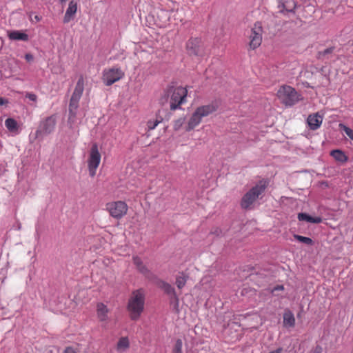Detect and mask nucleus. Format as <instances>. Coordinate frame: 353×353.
Returning a JSON list of instances; mask_svg holds the SVG:
<instances>
[{
	"mask_svg": "<svg viewBox=\"0 0 353 353\" xmlns=\"http://www.w3.org/2000/svg\"><path fill=\"white\" fill-rule=\"evenodd\" d=\"M185 49L190 57H202L205 54L204 42L200 37H191L185 44Z\"/></svg>",
	"mask_w": 353,
	"mask_h": 353,
	"instance_id": "6e6552de",
	"label": "nucleus"
},
{
	"mask_svg": "<svg viewBox=\"0 0 353 353\" xmlns=\"http://www.w3.org/2000/svg\"><path fill=\"white\" fill-rule=\"evenodd\" d=\"M163 121V118L160 117V120H149L147 122V127L149 130H154L156 126Z\"/></svg>",
	"mask_w": 353,
	"mask_h": 353,
	"instance_id": "c85d7f7f",
	"label": "nucleus"
},
{
	"mask_svg": "<svg viewBox=\"0 0 353 353\" xmlns=\"http://www.w3.org/2000/svg\"><path fill=\"white\" fill-rule=\"evenodd\" d=\"M330 155L338 162L344 163L347 161L348 157L341 150L336 149L330 152Z\"/></svg>",
	"mask_w": 353,
	"mask_h": 353,
	"instance_id": "aec40b11",
	"label": "nucleus"
},
{
	"mask_svg": "<svg viewBox=\"0 0 353 353\" xmlns=\"http://www.w3.org/2000/svg\"><path fill=\"white\" fill-rule=\"evenodd\" d=\"M101 161V154L99 153L98 145L94 143L92 145L90 157L88 159V170L90 176H94L96 174V170Z\"/></svg>",
	"mask_w": 353,
	"mask_h": 353,
	"instance_id": "9d476101",
	"label": "nucleus"
},
{
	"mask_svg": "<svg viewBox=\"0 0 353 353\" xmlns=\"http://www.w3.org/2000/svg\"><path fill=\"white\" fill-rule=\"evenodd\" d=\"M288 2H284L282 0H279L278 7L279 8H281L280 10L281 13H285V12H294V9L296 7V3L294 1H292V6H288L286 5Z\"/></svg>",
	"mask_w": 353,
	"mask_h": 353,
	"instance_id": "412c9836",
	"label": "nucleus"
},
{
	"mask_svg": "<svg viewBox=\"0 0 353 353\" xmlns=\"http://www.w3.org/2000/svg\"><path fill=\"white\" fill-rule=\"evenodd\" d=\"M110 214L117 219L123 217L128 211V205L124 201H119L107 204Z\"/></svg>",
	"mask_w": 353,
	"mask_h": 353,
	"instance_id": "f8f14e48",
	"label": "nucleus"
},
{
	"mask_svg": "<svg viewBox=\"0 0 353 353\" xmlns=\"http://www.w3.org/2000/svg\"><path fill=\"white\" fill-rule=\"evenodd\" d=\"M168 94H171L170 109L174 110L179 108L186 98L188 91L185 88L179 86H168L167 88Z\"/></svg>",
	"mask_w": 353,
	"mask_h": 353,
	"instance_id": "0eeeda50",
	"label": "nucleus"
},
{
	"mask_svg": "<svg viewBox=\"0 0 353 353\" xmlns=\"http://www.w3.org/2000/svg\"><path fill=\"white\" fill-rule=\"evenodd\" d=\"M262 28L261 26H258V23L254 24V28L251 29V34L250 35V48L254 50L258 48L262 41V36H261Z\"/></svg>",
	"mask_w": 353,
	"mask_h": 353,
	"instance_id": "ddd939ff",
	"label": "nucleus"
},
{
	"mask_svg": "<svg viewBox=\"0 0 353 353\" xmlns=\"http://www.w3.org/2000/svg\"><path fill=\"white\" fill-rule=\"evenodd\" d=\"M256 267L247 265L243 270L244 272H250L246 277L250 281L254 283L258 287L264 286L267 283V270H260L256 271Z\"/></svg>",
	"mask_w": 353,
	"mask_h": 353,
	"instance_id": "1a4fd4ad",
	"label": "nucleus"
},
{
	"mask_svg": "<svg viewBox=\"0 0 353 353\" xmlns=\"http://www.w3.org/2000/svg\"><path fill=\"white\" fill-rule=\"evenodd\" d=\"M323 348L321 345H317L314 349L313 353H322Z\"/></svg>",
	"mask_w": 353,
	"mask_h": 353,
	"instance_id": "ea45409f",
	"label": "nucleus"
},
{
	"mask_svg": "<svg viewBox=\"0 0 353 353\" xmlns=\"http://www.w3.org/2000/svg\"><path fill=\"white\" fill-rule=\"evenodd\" d=\"M179 274L180 275H178L176 278V285L179 289H182L189 279V276L183 272H179Z\"/></svg>",
	"mask_w": 353,
	"mask_h": 353,
	"instance_id": "393cba45",
	"label": "nucleus"
},
{
	"mask_svg": "<svg viewBox=\"0 0 353 353\" xmlns=\"http://www.w3.org/2000/svg\"><path fill=\"white\" fill-rule=\"evenodd\" d=\"M145 296L141 289L132 292V296L129 299L127 309L130 312V317L132 321L139 319L144 309Z\"/></svg>",
	"mask_w": 353,
	"mask_h": 353,
	"instance_id": "f257e3e1",
	"label": "nucleus"
},
{
	"mask_svg": "<svg viewBox=\"0 0 353 353\" xmlns=\"http://www.w3.org/2000/svg\"><path fill=\"white\" fill-rule=\"evenodd\" d=\"M335 49V47L332 46L326 48L323 51H319L317 53V59L323 60L325 57L328 58V55L331 54Z\"/></svg>",
	"mask_w": 353,
	"mask_h": 353,
	"instance_id": "bb28decb",
	"label": "nucleus"
},
{
	"mask_svg": "<svg viewBox=\"0 0 353 353\" xmlns=\"http://www.w3.org/2000/svg\"><path fill=\"white\" fill-rule=\"evenodd\" d=\"M41 19V17H39L38 15H35L34 16V20L36 21V22H39L40 21Z\"/></svg>",
	"mask_w": 353,
	"mask_h": 353,
	"instance_id": "37998d69",
	"label": "nucleus"
},
{
	"mask_svg": "<svg viewBox=\"0 0 353 353\" xmlns=\"http://www.w3.org/2000/svg\"><path fill=\"white\" fill-rule=\"evenodd\" d=\"M283 352L282 347H279L276 350L270 352V353H281Z\"/></svg>",
	"mask_w": 353,
	"mask_h": 353,
	"instance_id": "79ce46f5",
	"label": "nucleus"
},
{
	"mask_svg": "<svg viewBox=\"0 0 353 353\" xmlns=\"http://www.w3.org/2000/svg\"><path fill=\"white\" fill-rule=\"evenodd\" d=\"M5 125L7 129L11 132H16L19 130V125L17 121L12 118H8L5 121Z\"/></svg>",
	"mask_w": 353,
	"mask_h": 353,
	"instance_id": "b1692460",
	"label": "nucleus"
},
{
	"mask_svg": "<svg viewBox=\"0 0 353 353\" xmlns=\"http://www.w3.org/2000/svg\"><path fill=\"white\" fill-rule=\"evenodd\" d=\"M62 353H76L72 347H67Z\"/></svg>",
	"mask_w": 353,
	"mask_h": 353,
	"instance_id": "58836bf2",
	"label": "nucleus"
},
{
	"mask_svg": "<svg viewBox=\"0 0 353 353\" xmlns=\"http://www.w3.org/2000/svg\"><path fill=\"white\" fill-rule=\"evenodd\" d=\"M297 218L300 221H305L311 223H321L323 221V219L321 216L313 217L305 212L299 213Z\"/></svg>",
	"mask_w": 353,
	"mask_h": 353,
	"instance_id": "f3484780",
	"label": "nucleus"
},
{
	"mask_svg": "<svg viewBox=\"0 0 353 353\" xmlns=\"http://www.w3.org/2000/svg\"><path fill=\"white\" fill-rule=\"evenodd\" d=\"M267 188V183L264 181H260L254 186H253L249 191H248L242 197L240 205L243 210L252 209V205L258 199H261V196Z\"/></svg>",
	"mask_w": 353,
	"mask_h": 353,
	"instance_id": "f03ea898",
	"label": "nucleus"
},
{
	"mask_svg": "<svg viewBox=\"0 0 353 353\" xmlns=\"http://www.w3.org/2000/svg\"><path fill=\"white\" fill-rule=\"evenodd\" d=\"M129 341L127 337H122L117 343L118 348H128L129 347Z\"/></svg>",
	"mask_w": 353,
	"mask_h": 353,
	"instance_id": "c756f323",
	"label": "nucleus"
},
{
	"mask_svg": "<svg viewBox=\"0 0 353 353\" xmlns=\"http://www.w3.org/2000/svg\"><path fill=\"white\" fill-rule=\"evenodd\" d=\"M26 97L32 101H36L37 99V96L35 94L32 93V92L26 93Z\"/></svg>",
	"mask_w": 353,
	"mask_h": 353,
	"instance_id": "f704fd0d",
	"label": "nucleus"
},
{
	"mask_svg": "<svg viewBox=\"0 0 353 353\" xmlns=\"http://www.w3.org/2000/svg\"><path fill=\"white\" fill-rule=\"evenodd\" d=\"M160 117H161L157 114V119L155 120H160Z\"/></svg>",
	"mask_w": 353,
	"mask_h": 353,
	"instance_id": "a18cd8bd",
	"label": "nucleus"
},
{
	"mask_svg": "<svg viewBox=\"0 0 353 353\" xmlns=\"http://www.w3.org/2000/svg\"><path fill=\"white\" fill-rule=\"evenodd\" d=\"M168 97H169V94H168V91L166 90L165 92L164 95L162 96L161 98L160 99V103L163 104L164 103H165L168 101Z\"/></svg>",
	"mask_w": 353,
	"mask_h": 353,
	"instance_id": "c9c22d12",
	"label": "nucleus"
},
{
	"mask_svg": "<svg viewBox=\"0 0 353 353\" xmlns=\"http://www.w3.org/2000/svg\"><path fill=\"white\" fill-rule=\"evenodd\" d=\"M77 11V3L74 2V0L70 1L68 8L65 12V14L63 17V23H68L72 19L74 18L75 14Z\"/></svg>",
	"mask_w": 353,
	"mask_h": 353,
	"instance_id": "2eb2a0df",
	"label": "nucleus"
},
{
	"mask_svg": "<svg viewBox=\"0 0 353 353\" xmlns=\"http://www.w3.org/2000/svg\"><path fill=\"white\" fill-rule=\"evenodd\" d=\"M218 107L219 105L216 102H212L208 105L198 107L190 117L185 130L189 132L193 130L200 123L203 117H207L215 112Z\"/></svg>",
	"mask_w": 353,
	"mask_h": 353,
	"instance_id": "20e7f679",
	"label": "nucleus"
},
{
	"mask_svg": "<svg viewBox=\"0 0 353 353\" xmlns=\"http://www.w3.org/2000/svg\"><path fill=\"white\" fill-rule=\"evenodd\" d=\"M108 310L103 303H99L97 304V314L100 319V321H105L108 318L107 313Z\"/></svg>",
	"mask_w": 353,
	"mask_h": 353,
	"instance_id": "4be33fe9",
	"label": "nucleus"
},
{
	"mask_svg": "<svg viewBox=\"0 0 353 353\" xmlns=\"http://www.w3.org/2000/svg\"><path fill=\"white\" fill-rule=\"evenodd\" d=\"M8 38L13 41H27L29 39V36L26 32L21 30H12L8 32Z\"/></svg>",
	"mask_w": 353,
	"mask_h": 353,
	"instance_id": "dca6fc26",
	"label": "nucleus"
},
{
	"mask_svg": "<svg viewBox=\"0 0 353 353\" xmlns=\"http://www.w3.org/2000/svg\"><path fill=\"white\" fill-rule=\"evenodd\" d=\"M277 96L281 102L286 106H292L301 99V94L289 85L281 86L278 90Z\"/></svg>",
	"mask_w": 353,
	"mask_h": 353,
	"instance_id": "39448f33",
	"label": "nucleus"
},
{
	"mask_svg": "<svg viewBox=\"0 0 353 353\" xmlns=\"http://www.w3.org/2000/svg\"><path fill=\"white\" fill-rule=\"evenodd\" d=\"M8 103V100L3 97H0V105H4Z\"/></svg>",
	"mask_w": 353,
	"mask_h": 353,
	"instance_id": "a19ab883",
	"label": "nucleus"
},
{
	"mask_svg": "<svg viewBox=\"0 0 353 353\" xmlns=\"http://www.w3.org/2000/svg\"><path fill=\"white\" fill-rule=\"evenodd\" d=\"M283 323L285 325H288L289 327H294L295 325V319L293 313L288 310L285 312L283 314Z\"/></svg>",
	"mask_w": 353,
	"mask_h": 353,
	"instance_id": "5701e85b",
	"label": "nucleus"
},
{
	"mask_svg": "<svg viewBox=\"0 0 353 353\" xmlns=\"http://www.w3.org/2000/svg\"><path fill=\"white\" fill-rule=\"evenodd\" d=\"M133 262L134 265L137 266L138 270L145 275L146 276H149V275H152L150 271L146 268V266L143 264V261L139 256L133 257Z\"/></svg>",
	"mask_w": 353,
	"mask_h": 353,
	"instance_id": "6ab92c4d",
	"label": "nucleus"
},
{
	"mask_svg": "<svg viewBox=\"0 0 353 353\" xmlns=\"http://www.w3.org/2000/svg\"><path fill=\"white\" fill-rule=\"evenodd\" d=\"M341 128L344 131L345 134L352 140H353V130L343 124H340Z\"/></svg>",
	"mask_w": 353,
	"mask_h": 353,
	"instance_id": "2f4dec72",
	"label": "nucleus"
},
{
	"mask_svg": "<svg viewBox=\"0 0 353 353\" xmlns=\"http://www.w3.org/2000/svg\"><path fill=\"white\" fill-rule=\"evenodd\" d=\"M293 236L299 242L307 245H313L314 243V241L310 237H306L299 234H294Z\"/></svg>",
	"mask_w": 353,
	"mask_h": 353,
	"instance_id": "cd10ccee",
	"label": "nucleus"
},
{
	"mask_svg": "<svg viewBox=\"0 0 353 353\" xmlns=\"http://www.w3.org/2000/svg\"><path fill=\"white\" fill-rule=\"evenodd\" d=\"M323 116L320 115L319 112L310 114L307 119L309 128L312 130H317L321 126Z\"/></svg>",
	"mask_w": 353,
	"mask_h": 353,
	"instance_id": "4468645a",
	"label": "nucleus"
},
{
	"mask_svg": "<svg viewBox=\"0 0 353 353\" xmlns=\"http://www.w3.org/2000/svg\"><path fill=\"white\" fill-rule=\"evenodd\" d=\"M157 285L163 290L165 294L169 295L170 296H175L176 294L175 292V289L168 283L161 280V279H157Z\"/></svg>",
	"mask_w": 353,
	"mask_h": 353,
	"instance_id": "a211bd4d",
	"label": "nucleus"
},
{
	"mask_svg": "<svg viewBox=\"0 0 353 353\" xmlns=\"http://www.w3.org/2000/svg\"><path fill=\"white\" fill-rule=\"evenodd\" d=\"M123 76L124 72L119 68H112L103 70L102 80L105 85L110 86L122 79Z\"/></svg>",
	"mask_w": 353,
	"mask_h": 353,
	"instance_id": "9b49d317",
	"label": "nucleus"
},
{
	"mask_svg": "<svg viewBox=\"0 0 353 353\" xmlns=\"http://www.w3.org/2000/svg\"><path fill=\"white\" fill-rule=\"evenodd\" d=\"M25 59L27 61L30 62V61H33L34 57L32 54L27 53L25 54Z\"/></svg>",
	"mask_w": 353,
	"mask_h": 353,
	"instance_id": "e433bc0d",
	"label": "nucleus"
},
{
	"mask_svg": "<svg viewBox=\"0 0 353 353\" xmlns=\"http://www.w3.org/2000/svg\"><path fill=\"white\" fill-rule=\"evenodd\" d=\"M185 121V118H179V119L176 120L174 123V130L175 131H178L181 126L183 125Z\"/></svg>",
	"mask_w": 353,
	"mask_h": 353,
	"instance_id": "473e14b6",
	"label": "nucleus"
},
{
	"mask_svg": "<svg viewBox=\"0 0 353 353\" xmlns=\"http://www.w3.org/2000/svg\"><path fill=\"white\" fill-rule=\"evenodd\" d=\"M84 90V80L83 76L79 78L74 90L72 94L68 106V123L70 125L74 123L77 116V110L79 108V102L82 96Z\"/></svg>",
	"mask_w": 353,
	"mask_h": 353,
	"instance_id": "7ed1b4c3",
	"label": "nucleus"
},
{
	"mask_svg": "<svg viewBox=\"0 0 353 353\" xmlns=\"http://www.w3.org/2000/svg\"><path fill=\"white\" fill-rule=\"evenodd\" d=\"M182 346L183 343L181 339H177L173 348L172 353H182Z\"/></svg>",
	"mask_w": 353,
	"mask_h": 353,
	"instance_id": "7c9ffc66",
	"label": "nucleus"
},
{
	"mask_svg": "<svg viewBox=\"0 0 353 353\" xmlns=\"http://www.w3.org/2000/svg\"><path fill=\"white\" fill-rule=\"evenodd\" d=\"M67 0H60V3L63 5L66 2Z\"/></svg>",
	"mask_w": 353,
	"mask_h": 353,
	"instance_id": "c03bdc74",
	"label": "nucleus"
},
{
	"mask_svg": "<svg viewBox=\"0 0 353 353\" xmlns=\"http://www.w3.org/2000/svg\"><path fill=\"white\" fill-rule=\"evenodd\" d=\"M212 234H215L216 236H219L222 234L221 229L216 228L213 231L211 232Z\"/></svg>",
	"mask_w": 353,
	"mask_h": 353,
	"instance_id": "4c0bfd02",
	"label": "nucleus"
},
{
	"mask_svg": "<svg viewBox=\"0 0 353 353\" xmlns=\"http://www.w3.org/2000/svg\"><path fill=\"white\" fill-rule=\"evenodd\" d=\"M57 124V117L55 114L47 117L41 120L35 132V138L42 140L45 137L50 134L55 128Z\"/></svg>",
	"mask_w": 353,
	"mask_h": 353,
	"instance_id": "423d86ee",
	"label": "nucleus"
},
{
	"mask_svg": "<svg viewBox=\"0 0 353 353\" xmlns=\"http://www.w3.org/2000/svg\"><path fill=\"white\" fill-rule=\"evenodd\" d=\"M283 290H284V286L283 285H277L271 290V294L273 296H279V294H276V292L283 291Z\"/></svg>",
	"mask_w": 353,
	"mask_h": 353,
	"instance_id": "72a5a7b5",
	"label": "nucleus"
},
{
	"mask_svg": "<svg viewBox=\"0 0 353 353\" xmlns=\"http://www.w3.org/2000/svg\"><path fill=\"white\" fill-rule=\"evenodd\" d=\"M170 304L172 307V311L178 314L179 312V301L176 294L174 296H170Z\"/></svg>",
	"mask_w": 353,
	"mask_h": 353,
	"instance_id": "a878e982",
	"label": "nucleus"
}]
</instances>
